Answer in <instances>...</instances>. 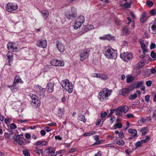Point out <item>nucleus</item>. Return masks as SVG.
Listing matches in <instances>:
<instances>
[{
  "label": "nucleus",
  "mask_w": 156,
  "mask_h": 156,
  "mask_svg": "<svg viewBox=\"0 0 156 156\" xmlns=\"http://www.w3.org/2000/svg\"><path fill=\"white\" fill-rule=\"evenodd\" d=\"M142 74L145 77L149 76L150 75L149 69H147L144 70L142 72Z\"/></svg>",
  "instance_id": "bb28decb"
},
{
  "label": "nucleus",
  "mask_w": 156,
  "mask_h": 156,
  "mask_svg": "<svg viewBox=\"0 0 156 156\" xmlns=\"http://www.w3.org/2000/svg\"><path fill=\"white\" fill-rule=\"evenodd\" d=\"M132 4V1H130L129 2H126L125 3L123 4V6L126 9L130 8L131 7Z\"/></svg>",
  "instance_id": "c756f323"
},
{
  "label": "nucleus",
  "mask_w": 156,
  "mask_h": 156,
  "mask_svg": "<svg viewBox=\"0 0 156 156\" xmlns=\"http://www.w3.org/2000/svg\"><path fill=\"white\" fill-rule=\"evenodd\" d=\"M50 69L48 65H46L45 66L43 70L46 72L48 71Z\"/></svg>",
  "instance_id": "052dcab7"
},
{
  "label": "nucleus",
  "mask_w": 156,
  "mask_h": 156,
  "mask_svg": "<svg viewBox=\"0 0 156 156\" xmlns=\"http://www.w3.org/2000/svg\"><path fill=\"white\" fill-rule=\"evenodd\" d=\"M81 25V23L80 22L76 20L75 22L73 27L75 29H77L80 27Z\"/></svg>",
  "instance_id": "cd10ccee"
},
{
  "label": "nucleus",
  "mask_w": 156,
  "mask_h": 156,
  "mask_svg": "<svg viewBox=\"0 0 156 156\" xmlns=\"http://www.w3.org/2000/svg\"><path fill=\"white\" fill-rule=\"evenodd\" d=\"M86 27L88 29V30H90L94 28V26L91 25H87Z\"/></svg>",
  "instance_id": "864d4df0"
},
{
  "label": "nucleus",
  "mask_w": 156,
  "mask_h": 156,
  "mask_svg": "<svg viewBox=\"0 0 156 156\" xmlns=\"http://www.w3.org/2000/svg\"><path fill=\"white\" fill-rule=\"evenodd\" d=\"M147 127H143L141 129V131L143 134H145L147 133Z\"/></svg>",
  "instance_id": "ea45409f"
},
{
  "label": "nucleus",
  "mask_w": 156,
  "mask_h": 156,
  "mask_svg": "<svg viewBox=\"0 0 156 156\" xmlns=\"http://www.w3.org/2000/svg\"><path fill=\"white\" fill-rule=\"evenodd\" d=\"M47 153H48V154L51 156H56L57 154L55 153V151L53 150V149L51 147H49L46 150Z\"/></svg>",
  "instance_id": "2eb2a0df"
},
{
  "label": "nucleus",
  "mask_w": 156,
  "mask_h": 156,
  "mask_svg": "<svg viewBox=\"0 0 156 156\" xmlns=\"http://www.w3.org/2000/svg\"><path fill=\"white\" fill-rule=\"evenodd\" d=\"M137 84L136 88H138L141 87L143 84L144 81H141L136 83Z\"/></svg>",
  "instance_id": "a19ab883"
},
{
  "label": "nucleus",
  "mask_w": 156,
  "mask_h": 156,
  "mask_svg": "<svg viewBox=\"0 0 156 156\" xmlns=\"http://www.w3.org/2000/svg\"><path fill=\"white\" fill-rule=\"evenodd\" d=\"M128 132L130 133L131 136L136 137H137V131L136 129H129L128 130Z\"/></svg>",
  "instance_id": "4be33fe9"
},
{
  "label": "nucleus",
  "mask_w": 156,
  "mask_h": 156,
  "mask_svg": "<svg viewBox=\"0 0 156 156\" xmlns=\"http://www.w3.org/2000/svg\"><path fill=\"white\" fill-rule=\"evenodd\" d=\"M146 4L147 5L151 6L153 5V3L152 2L150 1H148L146 2Z\"/></svg>",
  "instance_id": "680f3d73"
},
{
  "label": "nucleus",
  "mask_w": 156,
  "mask_h": 156,
  "mask_svg": "<svg viewBox=\"0 0 156 156\" xmlns=\"http://www.w3.org/2000/svg\"><path fill=\"white\" fill-rule=\"evenodd\" d=\"M47 41L45 38H42L37 41L36 45L40 48H45L47 46Z\"/></svg>",
  "instance_id": "0eeeda50"
},
{
  "label": "nucleus",
  "mask_w": 156,
  "mask_h": 156,
  "mask_svg": "<svg viewBox=\"0 0 156 156\" xmlns=\"http://www.w3.org/2000/svg\"><path fill=\"white\" fill-rule=\"evenodd\" d=\"M6 56L9 60L8 65L9 66H10L13 60V59L12 58V57L13 56V54L12 53L9 51L6 55Z\"/></svg>",
  "instance_id": "dca6fc26"
},
{
  "label": "nucleus",
  "mask_w": 156,
  "mask_h": 156,
  "mask_svg": "<svg viewBox=\"0 0 156 156\" xmlns=\"http://www.w3.org/2000/svg\"><path fill=\"white\" fill-rule=\"evenodd\" d=\"M150 96L149 95H147L145 96V100L147 102H149L150 101Z\"/></svg>",
  "instance_id": "bf43d9fd"
},
{
  "label": "nucleus",
  "mask_w": 156,
  "mask_h": 156,
  "mask_svg": "<svg viewBox=\"0 0 156 156\" xmlns=\"http://www.w3.org/2000/svg\"><path fill=\"white\" fill-rule=\"evenodd\" d=\"M149 13L151 15L154 16L156 14V10L152 9L149 11Z\"/></svg>",
  "instance_id": "49530a36"
},
{
  "label": "nucleus",
  "mask_w": 156,
  "mask_h": 156,
  "mask_svg": "<svg viewBox=\"0 0 156 156\" xmlns=\"http://www.w3.org/2000/svg\"><path fill=\"white\" fill-rule=\"evenodd\" d=\"M149 137L148 136H146V138L145 140H143L142 141L144 143H147L148 142L149 140Z\"/></svg>",
  "instance_id": "3c124183"
},
{
  "label": "nucleus",
  "mask_w": 156,
  "mask_h": 156,
  "mask_svg": "<svg viewBox=\"0 0 156 156\" xmlns=\"http://www.w3.org/2000/svg\"><path fill=\"white\" fill-rule=\"evenodd\" d=\"M137 97V95L136 94H131L129 97V99L130 100H134Z\"/></svg>",
  "instance_id": "79ce46f5"
},
{
  "label": "nucleus",
  "mask_w": 156,
  "mask_h": 156,
  "mask_svg": "<svg viewBox=\"0 0 156 156\" xmlns=\"http://www.w3.org/2000/svg\"><path fill=\"white\" fill-rule=\"evenodd\" d=\"M139 42L140 44V46L143 51L144 53H146L147 52V49L146 48V45L144 43V41L142 39L139 40Z\"/></svg>",
  "instance_id": "a211bd4d"
},
{
  "label": "nucleus",
  "mask_w": 156,
  "mask_h": 156,
  "mask_svg": "<svg viewBox=\"0 0 156 156\" xmlns=\"http://www.w3.org/2000/svg\"><path fill=\"white\" fill-rule=\"evenodd\" d=\"M115 127L119 129L121 128L122 126V124L120 122H118L115 124Z\"/></svg>",
  "instance_id": "de8ad7c7"
},
{
  "label": "nucleus",
  "mask_w": 156,
  "mask_h": 156,
  "mask_svg": "<svg viewBox=\"0 0 156 156\" xmlns=\"http://www.w3.org/2000/svg\"><path fill=\"white\" fill-rule=\"evenodd\" d=\"M132 89L129 87L127 88H123L120 90L119 91V94L124 97H126L129 95L130 92L132 91Z\"/></svg>",
  "instance_id": "6e6552de"
},
{
  "label": "nucleus",
  "mask_w": 156,
  "mask_h": 156,
  "mask_svg": "<svg viewBox=\"0 0 156 156\" xmlns=\"http://www.w3.org/2000/svg\"><path fill=\"white\" fill-rule=\"evenodd\" d=\"M152 22L151 23L153 24L151 27V29H149V31L151 33L153 34H156V19L154 20V21L153 23Z\"/></svg>",
  "instance_id": "4468645a"
},
{
  "label": "nucleus",
  "mask_w": 156,
  "mask_h": 156,
  "mask_svg": "<svg viewBox=\"0 0 156 156\" xmlns=\"http://www.w3.org/2000/svg\"><path fill=\"white\" fill-rule=\"evenodd\" d=\"M4 136L5 138H9L10 137V135L9 134L6 132L4 133Z\"/></svg>",
  "instance_id": "774afa93"
},
{
  "label": "nucleus",
  "mask_w": 156,
  "mask_h": 156,
  "mask_svg": "<svg viewBox=\"0 0 156 156\" xmlns=\"http://www.w3.org/2000/svg\"><path fill=\"white\" fill-rule=\"evenodd\" d=\"M16 83V82L14 81L12 85L11 86H9L8 87L10 88L12 90H13L14 89L13 87L15 86Z\"/></svg>",
  "instance_id": "5fc2aeb1"
},
{
  "label": "nucleus",
  "mask_w": 156,
  "mask_h": 156,
  "mask_svg": "<svg viewBox=\"0 0 156 156\" xmlns=\"http://www.w3.org/2000/svg\"><path fill=\"white\" fill-rule=\"evenodd\" d=\"M61 84L63 88L69 93H71L73 90L72 83L70 82L68 79L62 81Z\"/></svg>",
  "instance_id": "7ed1b4c3"
},
{
  "label": "nucleus",
  "mask_w": 156,
  "mask_h": 156,
  "mask_svg": "<svg viewBox=\"0 0 156 156\" xmlns=\"http://www.w3.org/2000/svg\"><path fill=\"white\" fill-rule=\"evenodd\" d=\"M48 143L46 141L40 140L34 144L37 146H45Z\"/></svg>",
  "instance_id": "b1692460"
},
{
  "label": "nucleus",
  "mask_w": 156,
  "mask_h": 156,
  "mask_svg": "<svg viewBox=\"0 0 156 156\" xmlns=\"http://www.w3.org/2000/svg\"><path fill=\"white\" fill-rule=\"evenodd\" d=\"M100 78L103 80H106L108 78V76L106 75L102 74H101Z\"/></svg>",
  "instance_id": "37998d69"
},
{
  "label": "nucleus",
  "mask_w": 156,
  "mask_h": 156,
  "mask_svg": "<svg viewBox=\"0 0 156 156\" xmlns=\"http://www.w3.org/2000/svg\"><path fill=\"white\" fill-rule=\"evenodd\" d=\"M79 120L83 121L84 123H85L86 122V120L85 119V117L82 115H80L79 116Z\"/></svg>",
  "instance_id": "e433bc0d"
},
{
  "label": "nucleus",
  "mask_w": 156,
  "mask_h": 156,
  "mask_svg": "<svg viewBox=\"0 0 156 156\" xmlns=\"http://www.w3.org/2000/svg\"><path fill=\"white\" fill-rule=\"evenodd\" d=\"M145 65V61L143 60L140 61L135 66V69L136 70H139L142 69Z\"/></svg>",
  "instance_id": "f8f14e48"
},
{
  "label": "nucleus",
  "mask_w": 156,
  "mask_h": 156,
  "mask_svg": "<svg viewBox=\"0 0 156 156\" xmlns=\"http://www.w3.org/2000/svg\"><path fill=\"white\" fill-rule=\"evenodd\" d=\"M16 142L20 145H22L24 143L23 140L21 139V138L18 140V142Z\"/></svg>",
  "instance_id": "4d7b16f0"
},
{
  "label": "nucleus",
  "mask_w": 156,
  "mask_h": 156,
  "mask_svg": "<svg viewBox=\"0 0 156 156\" xmlns=\"http://www.w3.org/2000/svg\"><path fill=\"white\" fill-rule=\"evenodd\" d=\"M76 13L72 11L71 14H66L65 16L68 19H71L73 17H76Z\"/></svg>",
  "instance_id": "5701e85b"
},
{
  "label": "nucleus",
  "mask_w": 156,
  "mask_h": 156,
  "mask_svg": "<svg viewBox=\"0 0 156 156\" xmlns=\"http://www.w3.org/2000/svg\"><path fill=\"white\" fill-rule=\"evenodd\" d=\"M18 8L16 4H14L12 3H9L5 6L6 10L8 12H12L13 11L16 10Z\"/></svg>",
  "instance_id": "423d86ee"
},
{
  "label": "nucleus",
  "mask_w": 156,
  "mask_h": 156,
  "mask_svg": "<svg viewBox=\"0 0 156 156\" xmlns=\"http://www.w3.org/2000/svg\"><path fill=\"white\" fill-rule=\"evenodd\" d=\"M50 64L51 65L55 66L58 65V64H57V59H52L50 62Z\"/></svg>",
  "instance_id": "473e14b6"
},
{
  "label": "nucleus",
  "mask_w": 156,
  "mask_h": 156,
  "mask_svg": "<svg viewBox=\"0 0 156 156\" xmlns=\"http://www.w3.org/2000/svg\"><path fill=\"white\" fill-rule=\"evenodd\" d=\"M7 47L8 49H10L13 51L16 52L17 51V48L15 46L14 44L12 43H9L7 44Z\"/></svg>",
  "instance_id": "ddd939ff"
},
{
  "label": "nucleus",
  "mask_w": 156,
  "mask_h": 156,
  "mask_svg": "<svg viewBox=\"0 0 156 156\" xmlns=\"http://www.w3.org/2000/svg\"><path fill=\"white\" fill-rule=\"evenodd\" d=\"M89 55V53L87 50L82 51L80 53V60L83 61L87 58Z\"/></svg>",
  "instance_id": "1a4fd4ad"
},
{
  "label": "nucleus",
  "mask_w": 156,
  "mask_h": 156,
  "mask_svg": "<svg viewBox=\"0 0 156 156\" xmlns=\"http://www.w3.org/2000/svg\"><path fill=\"white\" fill-rule=\"evenodd\" d=\"M122 111L124 113H127L129 110V107L126 105H124L122 107Z\"/></svg>",
  "instance_id": "2f4dec72"
},
{
  "label": "nucleus",
  "mask_w": 156,
  "mask_h": 156,
  "mask_svg": "<svg viewBox=\"0 0 156 156\" xmlns=\"http://www.w3.org/2000/svg\"><path fill=\"white\" fill-rule=\"evenodd\" d=\"M143 143H143V142L142 140L140 141H138L136 142L135 144L136 148H137V147H140L142 145V144Z\"/></svg>",
  "instance_id": "72a5a7b5"
},
{
  "label": "nucleus",
  "mask_w": 156,
  "mask_h": 156,
  "mask_svg": "<svg viewBox=\"0 0 156 156\" xmlns=\"http://www.w3.org/2000/svg\"><path fill=\"white\" fill-rule=\"evenodd\" d=\"M113 143L115 144H118L119 145L122 146L124 145L125 142L121 139L118 140L117 139H116L114 141Z\"/></svg>",
  "instance_id": "6ab92c4d"
},
{
  "label": "nucleus",
  "mask_w": 156,
  "mask_h": 156,
  "mask_svg": "<svg viewBox=\"0 0 156 156\" xmlns=\"http://www.w3.org/2000/svg\"><path fill=\"white\" fill-rule=\"evenodd\" d=\"M115 115H117L121 116L122 114V107L119 106L116 109H115Z\"/></svg>",
  "instance_id": "aec40b11"
},
{
  "label": "nucleus",
  "mask_w": 156,
  "mask_h": 156,
  "mask_svg": "<svg viewBox=\"0 0 156 156\" xmlns=\"http://www.w3.org/2000/svg\"><path fill=\"white\" fill-rule=\"evenodd\" d=\"M31 98L32 99L31 105L33 107L37 108L40 106L41 101L36 95H32Z\"/></svg>",
  "instance_id": "39448f33"
},
{
  "label": "nucleus",
  "mask_w": 156,
  "mask_h": 156,
  "mask_svg": "<svg viewBox=\"0 0 156 156\" xmlns=\"http://www.w3.org/2000/svg\"><path fill=\"white\" fill-rule=\"evenodd\" d=\"M36 87L37 90H39L38 94L40 98H44L45 95V92L46 90L45 88H43L41 86L39 85H37Z\"/></svg>",
  "instance_id": "9b49d317"
},
{
  "label": "nucleus",
  "mask_w": 156,
  "mask_h": 156,
  "mask_svg": "<svg viewBox=\"0 0 156 156\" xmlns=\"http://www.w3.org/2000/svg\"><path fill=\"white\" fill-rule=\"evenodd\" d=\"M107 115V113L106 112H101L100 115V116L101 118L105 117Z\"/></svg>",
  "instance_id": "603ef678"
},
{
  "label": "nucleus",
  "mask_w": 156,
  "mask_h": 156,
  "mask_svg": "<svg viewBox=\"0 0 156 156\" xmlns=\"http://www.w3.org/2000/svg\"><path fill=\"white\" fill-rule=\"evenodd\" d=\"M64 110L63 108H59L58 110L56 115L59 118H62L64 114Z\"/></svg>",
  "instance_id": "393cba45"
},
{
  "label": "nucleus",
  "mask_w": 156,
  "mask_h": 156,
  "mask_svg": "<svg viewBox=\"0 0 156 156\" xmlns=\"http://www.w3.org/2000/svg\"><path fill=\"white\" fill-rule=\"evenodd\" d=\"M21 137L19 135H15L13 136V139L15 142H18V140Z\"/></svg>",
  "instance_id": "4c0bfd02"
},
{
  "label": "nucleus",
  "mask_w": 156,
  "mask_h": 156,
  "mask_svg": "<svg viewBox=\"0 0 156 156\" xmlns=\"http://www.w3.org/2000/svg\"><path fill=\"white\" fill-rule=\"evenodd\" d=\"M126 115L128 118H133L134 117V116L132 114H127Z\"/></svg>",
  "instance_id": "69168bd1"
},
{
  "label": "nucleus",
  "mask_w": 156,
  "mask_h": 156,
  "mask_svg": "<svg viewBox=\"0 0 156 156\" xmlns=\"http://www.w3.org/2000/svg\"><path fill=\"white\" fill-rule=\"evenodd\" d=\"M103 53L108 59H115L117 55V51L109 47H105L103 51Z\"/></svg>",
  "instance_id": "f257e3e1"
},
{
  "label": "nucleus",
  "mask_w": 156,
  "mask_h": 156,
  "mask_svg": "<svg viewBox=\"0 0 156 156\" xmlns=\"http://www.w3.org/2000/svg\"><path fill=\"white\" fill-rule=\"evenodd\" d=\"M155 46L156 45L155 43H151L150 44V48L151 49H153L155 48Z\"/></svg>",
  "instance_id": "0e129e2a"
},
{
  "label": "nucleus",
  "mask_w": 156,
  "mask_h": 156,
  "mask_svg": "<svg viewBox=\"0 0 156 156\" xmlns=\"http://www.w3.org/2000/svg\"><path fill=\"white\" fill-rule=\"evenodd\" d=\"M151 56L152 58H156V54L152 51L151 53Z\"/></svg>",
  "instance_id": "8fccbe9b"
},
{
  "label": "nucleus",
  "mask_w": 156,
  "mask_h": 156,
  "mask_svg": "<svg viewBox=\"0 0 156 156\" xmlns=\"http://www.w3.org/2000/svg\"><path fill=\"white\" fill-rule=\"evenodd\" d=\"M112 92V90L107 88H104L99 93L98 98L101 101H103L108 99Z\"/></svg>",
  "instance_id": "f03ea898"
},
{
  "label": "nucleus",
  "mask_w": 156,
  "mask_h": 156,
  "mask_svg": "<svg viewBox=\"0 0 156 156\" xmlns=\"http://www.w3.org/2000/svg\"><path fill=\"white\" fill-rule=\"evenodd\" d=\"M23 153L25 156H30V155L29 152L27 150H23Z\"/></svg>",
  "instance_id": "c03bdc74"
},
{
  "label": "nucleus",
  "mask_w": 156,
  "mask_h": 156,
  "mask_svg": "<svg viewBox=\"0 0 156 156\" xmlns=\"http://www.w3.org/2000/svg\"><path fill=\"white\" fill-rule=\"evenodd\" d=\"M56 47L58 50L61 52H63L65 50V46L63 44L58 41L56 43Z\"/></svg>",
  "instance_id": "9d476101"
},
{
  "label": "nucleus",
  "mask_w": 156,
  "mask_h": 156,
  "mask_svg": "<svg viewBox=\"0 0 156 156\" xmlns=\"http://www.w3.org/2000/svg\"><path fill=\"white\" fill-rule=\"evenodd\" d=\"M76 20L80 22L81 24L83 23L85 21L84 17L83 16H80L76 19Z\"/></svg>",
  "instance_id": "7c9ffc66"
},
{
  "label": "nucleus",
  "mask_w": 156,
  "mask_h": 156,
  "mask_svg": "<svg viewBox=\"0 0 156 156\" xmlns=\"http://www.w3.org/2000/svg\"><path fill=\"white\" fill-rule=\"evenodd\" d=\"M137 84L136 83L134 82L132 83L130 86L129 87L131 89V88H132L133 89H137L136 86Z\"/></svg>",
  "instance_id": "a18cd8bd"
},
{
  "label": "nucleus",
  "mask_w": 156,
  "mask_h": 156,
  "mask_svg": "<svg viewBox=\"0 0 156 156\" xmlns=\"http://www.w3.org/2000/svg\"><path fill=\"white\" fill-rule=\"evenodd\" d=\"M10 127L11 129H16L17 127L14 123H12L10 125Z\"/></svg>",
  "instance_id": "09e8293b"
},
{
  "label": "nucleus",
  "mask_w": 156,
  "mask_h": 156,
  "mask_svg": "<svg viewBox=\"0 0 156 156\" xmlns=\"http://www.w3.org/2000/svg\"><path fill=\"white\" fill-rule=\"evenodd\" d=\"M150 73L151 74H154L156 73V70L154 68L149 69Z\"/></svg>",
  "instance_id": "6e6d98bb"
},
{
  "label": "nucleus",
  "mask_w": 156,
  "mask_h": 156,
  "mask_svg": "<svg viewBox=\"0 0 156 156\" xmlns=\"http://www.w3.org/2000/svg\"><path fill=\"white\" fill-rule=\"evenodd\" d=\"M119 137L121 138H122L124 136V135L123 132L122 131H121L120 132H119Z\"/></svg>",
  "instance_id": "338daca9"
},
{
  "label": "nucleus",
  "mask_w": 156,
  "mask_h": 156,
  "mask_svg": "<svg viewBox=\"0 0 156 156\" xmlns=\"http://www.w3.org/2000/svg\"><path fill=\"white\" fill-rule=\"evenodd\" d=\"M57 64L58 65L57 66H63L64 65V62L62 61H59L57 59Z\"/></svg>",
  "instance_id": "58836bf2"
},
{
  "label": "nucleus",
  "mask_w": 156,
  "mask_h": 156,
  "mask_svg": "<svg viewBox=\"0 0 156 156\" xmlns=\"http://www.w3.org/2000/svg\"><path fill=\"white\" fill-rule=\"evenodd\" d=\"M129 29L126 27H124L123 30V34L125 35H127L129 34Z\"/></svg>",
  "instance_id": "c9c22d12"
},
{
  "label": "nucleus",
  "mask_w": 156,
  "mask_h": 156,
  "mask_svg": "<svg viewBox=\"0 0 156 156\" xmlns=\"http://www.w3.org/2000/svg\"><path fill=\"white\" fill-rule=\"evenodd\" d=\"M120 56L124 62H126L131 60L133 57L132 53L127 52L121 53Z\"/></svg>",
  "instance_id": "20e7f679"
},
{
  "label": "nucleus",
  "mask_w": 156,
  "mask_h": 156,
  "mask_svg": "<svg viewBox=\"0 0 156 156\" xmlns=\"http://www.w3.org/2000/svg\"><path fill=\"white\" fill-rule=\"evenodd\" d=\"M152 83V82L151 81L148 80L146 82V85L148 86H150Z\"/></svg>",
  "instance_id": "e2e57ef3"
},
{
  "label": "nucleus",
  "mask_w": 156,
  "mask_h": 156,
  "mask_svg": "<svg viewBox=\"0 0 156 156\" xmlns=\"http://www.w3.org/2000/svg\"><path fill=\"white\" fill-rule=\"evenodd\" d=\"M34 151L39 154H41L43 153V151L41 149H38L37 147L34 148Z\"/></svg>",
  "instance_id": "f704fd0d"
},
{
  "label": "nucleus",
  "mask_w": 156,
  "mask_h": 156,
  "mask_svg": "<svg viewBox=\"0 0 156 156\" xmlns=\"http://www.w3.org/2000/svg\"><path fill=\"white\" fill-rule=\"evenodd\" d=\"M54 84L49 83L47 84V90L49 93L52 92L54 90Z\"/></svg>",
  "instance_id": "f3484780"
},
{
  "label": "nucleus",
  "mask_w": 156,
  "mask_h": 156,
  "mask_svg": "<svg viewBox=\"0 0 156 156\" xmlns=\"http://www.w3.org/2000/svg\"><path fill=\"white\" fill-rule=\"evenodd\" d=\"M146 12H143L141 15L140 18V22L143 23L145 22L147 20L146 19Z\"/></svg>",
  "instance_id": "412c9836"
},
{
  "label": "nucleus",
  "mask_w": 156,
  "mask_h": 156,
  "mask_svg": "<svg viewBox=\"0 0 156 156\" xmlns=\"http://www.w3.org/2000/svg\"><path fill=\"white\" fill-rule=\"evenodd\" d=\"M106 35V40H110L112 39L113 37L109 34Z\"/></svg>",
  "instance_id": "13d9d810"
},
{
  "label": "nucleus",
  "mask_w": 156,
  "mask_h": 156,
  "mask_svg": "<svg viewBox=\"0 0 156 156\" xmlns=\"http://www.w3.org/2000/svg\"><path fill=\"white\" fill-rule=\"evenodd\" d=\"M43 15L44 20H46L48 16V12L46 10H44L40 12Z\"/></svg>",
  "instance_id": "a878e982"
},
{
  "label": "nucleus",
  "mask_w": 156,
  "mask_h": 156,
  "mask_svg": "<svg viewBox=\"0 0 156 156\" xmlns=\"http://www.w3.org/2000/svg\"><path fill=\"white\" fill-rule=\"evenodd\" d=\"M14 82H16V83H23V81H22L20 78V76H16L15 78Z\"/></svg>",
  "instance_id": "c85d7f7f"
}]
</instances>
